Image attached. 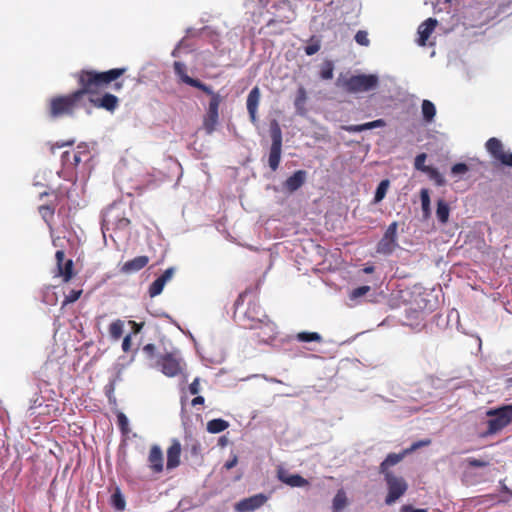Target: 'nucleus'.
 Returning a JSON list of instances; mask_svg holds the SVG:
<instances>
[{
	"mask_svg": "<svg viewBox=\"0 0 512 512\" xmlns=\"http://www.w3.org/2000/svg\"><path fill=\"white\" fill-rule=\"evenodd\" d=\"M125 72L124 68L111 69L97 73L83 71L79 76L82 88L69 96H59L50 102V113L53 117H62L72 114L78 108L85 106L86 95L103 84H108Z\"/></svg>",
	"mask_w": 512,
	"mask_h": 512,
	"instance_id": "obj_1",
	"label": "nucleus"
},
{
	"mask_svg": "<svg viewBox=\"0 0 512 512\" xmlns=\"http://www.w3.org/2000/svg\"><path fill=\"white\" fill-rule=\"evenodd\" d=\"M130 221L119 206L109 207L103 214L102 232L106 239L108 236L114 240V235L120 237L127 232Z\"/></svg>",
	"mask_w": 512,
	"mask_h": 512,
	"instance_id": "obj_2",
	"label": "nucleus"
},
{
	"mask_svg": "<svg viewBox=\"0 0 512 512\" xmlns=\"http://www.w3.org/2000/svg\"><path fill=\"white\" fill-rule=\"evenodd\" d=\"M266 8L268 24L290 22L294 19V8L288 0H260Z\"/></svg>",
	"mask_w": 512,
	"mask_h": 512,
	"instance_id": "obj_3",
	"label": "nucleus"
},
{
	"mask_svg": "<svg viewBox=\"0 0 512 512\" xmlns=\"http://www.w3.org/2000/svg\"><path fill=\"white\" fill-rule=\"evenodd\" d=\"M488 433L495 434L512 423V404L487 411Z\"/></svg>",
	"mask_w": 512,
	"mask_h": 512,
	"instance_id": "obj_4",
	"label": "nucleus"
},
{
	"mask_svg": "<svg viewBox=\"0 0 512 512\" xmlns=\"http://www.w3.org/2000/svg\"><path fill=\"white\" fill-rule=\"evenodd\" d=\"M161 372L167 377H175L184 367L183 359L178 351H172L161 356L158 360Z\"/></svg>",
	"mask_w": 512,
	"mask_h": 512,
	"instance_id": "obj_5",
	"label": "nucleus"
},
{
	"mask_svg": "<svg viewBox=\"0 0 512 512\" xmlns=\"http://www.w3.org/2000/svg\"><path fill=\"white\" fill-rule=\"evenodd\" d=\"M384 476L388 487L385 503L391 505L405 494L408 484L403 477L396 476L392 472H387Z\"/></svg>",
	"mask_w": 512,
	"mask_h": 512,
	"instance_id": "obj_6",
	"label": "nucleus"
},
{
	"mask_svg": "<svg viewBox=\"0 0 512 512\" xmlns=\"http://www.w3.org/2000/svg\"><path fill=\"white\" fill-rule=\"evenodd\" d=\"M378 85V77L374 74H360L347 79L344 83L345 88L352 93L366 92L374 89Z\"/></svg>",
	"mask_w": 512,
	"mask_h": 512,
	"instance_id": "obj_7",
	"label": "nucleus"
},
{
	"mask_svg": "<svg viewBox=\"0 0 512 512\" xmlns=\"http://www.w3.org/2000/svg\"><path fill=\"white\" fill-rule=\"evenodd\" d=\"M485 147L493 158L503 165L512 167V153L504 150V146L499 139L495 137L490 138L486 142Z\"/></svg>",
	"mask_w": 512,
	"mask_h": 512,
	"instance_id": "obj_8",
	"label": "nucleus"
},
{
	"mask_svg": "<svg viewBox=\"0 0 512 512\" xmlns=\"http://www.w3.org/2000/svg\"><path fill=\"white\" fill-rule=\"evenodd\" d=\"M397 228L398 225L396 222H393L388 226L383 238L378 243L377 251L379 253L390 254L395 250L397 246Z\"/></svg>",
	"mask_w": 512,
	"mask_h": 512,
	"instance_id": "obj_9",
	"label": "nucleus"
},
{
	"mask_svg": "<svg viewBox=\"0 0 512 512\" xmlns=\"http://www.w3.org/2000/svg\"><path fill=\"white\" fill-rule=\"evenodd\" d=\"M267 316L256 302H250L243 312V320L249 323L244 324L247 328H258V324L263 323V318Z\"/></svg>",
	"mask_w": 512,
	"mask_h": 512,
	"instance_id": "obj_10",
	"label": "nucleus"
},
{
	"mask_svg": "<svg viewBox=\"0 0 512 512\" xmlns=\"http://www.w3.org/2000/svg\"><path fill=\"white\" fill-rule=\"evenodd\" d=\"M267 500L268 497L264 494H256L238 502L236 510L239 512H251L263 506Z\"/></svg>",
	"mask_w": 512,
	"mask_h": 512,
	"instance_id": "obj_11",
	"label": "nucleus"
},
{
	"mask_svg": "<svg viewBox=\"0 0 512 512\" xmlns=\"http://www.w3.org/2000/svg\"><path fill=\"white\" fill-rule=\"evenodd\" d=\"M254 330H258L257 337L259 341L263 343L271 342L277 335V326L268 319V317L263 318V323L258 324V328H253Z\"/></svg>",
	"mask_w": 512,
	"mask_h": 512,
	"instance_id": "obj_12",
	"label": "nucleus"
},
{
	"mask_svg": "<svg viewBox=\"0 0 512 512\" xmlns=\"http://www.w3.org/2000/svg\"><path fill=\"white\" fill-rule=\"evenodd\" d=\"M55 257H56V261H57L58 275L63 278L64 282H68L72 278V275H73L72 260L68 259L64 262L65 253L62 250H58L56 252Z\"/></svg>",
	"mask_w": 512,
	"mask_h": 512,
	"instance_id": "obj_13",
	"label": "nucleus"
},
{
	"mask_svg": "<svg viewBox=\"0 0 512 512\" xmlns=\"http://www.w3.org/2000/svg\"><path fill=\"white\" fill-rule=\"evenodd\" d=\"M148 463L150 469L155 473H160L163 470V453L159 446L154 445L151 447Z\"/></svg>",
	"mask_w": 512,
	"mask_h": 512,
	"instance_id": "obj_14",
	"label": "nucleus"
},
{
	"mask_svg": "<svg viewBox=\"0 0 512 512\" xmlns=\"http://www.w3.org/2000/svg\"><path fill=\"white\" fill-rule=\"evenodd\" d=\"M86 101L93 103L95 106L104 108L108 111H114L118 106V98L112 94L106 93L99 99H93L86 96Z\"/></svg>",
	"mask_w": 512,
	"mask_h": 512,
	"instance_id": "obj_15",
	"label": "nucleus"
},
{
	"mask_svg": "<svg viewBox=\"0 0 512 512\" xmlns=\"http://www.w3.org/2000/svg\"><path fill=\"white\" fill-rule=\"evenodd\" d=\"M437 25V20L434 18H428L426 21H424L419 27H418V44L420 46H424L426 44V41L434 31L435 27Z\"/></svg>",
	"mask_w": 512,
	"mask_h": 512,
	"instance_id": "obj_16",
	"label": "nucleus"
},
{
	"mask_svg": "<svg viewBox=\"0 0 512 512\" xmlns=\"http://www.w3.org/2000/svg\"><path fill=\"white\" fill-rule=\"evenodd\" d=\"M260 101V89L254 87L248 94L247 97V110L250 115V119L253 123L256 122L257 109Z\"/></svg>",
	"mask_w": 512,
	"mask_h": 512,
	"instance_id": "obj_17",
	"label": "nucleus"
},
{
	"mask_svg": "<svg viewBox=\"0 0 512 512\" xmlns=\"http://www.w3.org/2000/svg\"><path fill=\"white\" fill-rule=\"evenodd\" d=\"M181 444L174 440L167 450V469L171 470L180 464Z\"/></svg>",
	"mask_w": 512,
	"mask_h": 512,
	"instance_id": "obj_18",
	"label": "nucleus"
},
{
	"mask_svg": "<svg viewBox=\"0 0 512 512\" xmlns=\"http://www.w3.org/2000/svg\"><path fill=\"white\" fill-rule=\"evenodd\" d=\"M149 262V258L147 256H138L134 259L127 261L121 267V272L125 274H131L138 272L142 268H144Z\"/></svg>",
	"mask_w": 512,
	"mask_h": 512,
	"instance_id": "obj_19",
	"label": "nucleus"
},
{
	"mask_svg": "<svg viewBox=\"0 0 512 512\" xmlns=\"http://www.w3.org/2000/svg\"><path fill=\"white\" fill-rule=\"evenodd\" d=\"M278 478L291 487H304L308 485V481L298 474H288L285 471H279Z\"/></svg>",
	"mask_w": 512,
	"mask_h": 512,
	"instance_id": "obj_20",
	"label": "nucleus"
},
{
	"mask_svg": "<svg viewBox=\"0 0 512 512\" xmlns=\"http://www.w3.org/2000/svg\"><path fill=\"white\" fill-rule=\"evenodd\" d=\"M305 179L306 172L303 170H298L285 181L284 186L288 191L294 192L304 184Z\"/></svg>",
	"mask_w": 512,
	"mask_h": 512,
	"instance_id": "obj_21",
	"label": "nucleus"
},
{
	"mask_svg": "<svg viewBox=\"0 0 512 512\" xmlns=\"http://www.w3.org/2000/svg\"><path fill=\"white\" fill-rule=\"evenodd\" d=\"M408 455L407 453H405V450L401 453H390L386 458L385 460L381 463L380 465V471L381 473H383L384 475H386L387 472H390L389 471V468L398 464L400 461H402V459Z\"/></svg>",
	"mask_w": 512,
	"mask_h": 512,
	"instance_id": "obj_22",
	"label": "nucleus"
},
{
	"mask_svg": "<svg viewBox=\"0 0 512 512\" xmlns=\"http://www.w3.org/2000/svg\"><path fill=\"white\" fill-rule=\"evenodd\" d=\"M186 66L185 64L181 63V62H175L174 63V71H175V74L179 77V79L187 84V85H192V84H197L196 83V79H193L191 78L190 76L187 75V71H186Z\"/></svg>",
	"mask_w": 512,
	"mask_h": 512,
	"instance_id": "obj_23",
	"label": "nucleus"
},
{
	"mask_svg": "<svg viewBox=\"0 0 512 512\" xmlns=\"http://www.w3.org/2000/svg\"><path fill=\"white\" fill-rule=\"evenodd\" d=\"M421 112L423 119L427 123H430L434 120L436 115V107L430 100H423L421 105Z\"/></svg>",
	"mask_w": 512,
	"mask_h": 512,
	"instance_id": "obj_24",
	"label": "nucleus"
},
{
	"mask_svg": "<svg viewBox=\"0 0 512 512\" xmlns=\"http://www.w3.org/2000/svg\"><path fill=\"white\" fill-rule=\"evenodd\" d=\"M347 505V496L344 490L337 491L332 502V512H341Z\"/></svg>",
	"mask_w": 512,
	"mask_h": 512,
	"instance_id": "obj_25",
	"label": "nucleus"
},
{
	"mask_svg": "<svg viewBox=\"0 0 512 512\" xmlns=\"http://www.w3.org/2000/svg\"><path fill=\"white\" fill-rule=\"evenodd\" d=\"M229 427V422L223 419H213L207 422V431L212 434L220 433Z\"/></svg>",
	"mask_w": 512,
	"mask_h": 512,
	"instance_id": "obj_26",
	"label": "nucleus"
},
{
	"mask_svg": "<svg viewBox=\"0 0 512 512\" xmlns=\"http://www.w3.org/2000/svg\"><path fill=\"white\" fill-rule=\"evenodd\" d=\"M420 199H421V208L423 217L425 219H428L431 215V201H430V194L428 189H421L420 191Z\"/></svg>",
	"mask_w": 512,
	"mask_h": 512,
	"instance_id": "obj_27",
	"label": "nucleus"
},
{
	"mask_svg": "<svg viewBox=\"0 0 512 512\" xmlns=\"http://www.w3.org/2000/svg\"><path fill=\"white\" fill-rule=\"evenodd\" d=\"M370 291L369 286H361L356 289H353L349 293V306H355L359 303V299L365 296Z\"/></svg>",
	"mask_w": 512,
	"mask_h": 512,
	"instance_id": "obj_28",
	"label": "nucleus"
},
{
	"mask_svg": "<svg viewBox=\"0 0 512 512\" xmlns=\"http://www.w3.org/2000/svg\"><path fill=\"white\" fill-rule=\"evenodd\" d=\"M449 214H450V208H449L448 204L444 200H438L437 210H436L437 219L442 224H445L449 219Z\"/></svg>",
	"mask_w": 512,
	"mask_h": 512,
	"instance_id": "obj_29",
	"label": "nucleus"
},
{
	"mask_svg": "<svg viewBox=\"0 0 512 512\" xmlns=\"http://www.w3.org/2000/svg\"><path fill=\"white\" fill-rule=\"evenodd\" d=\"M281 158V147L276 145H271L270 154H269V166L270 168L275 171L280 163Z\"/></svg>",
	"mask_w": 512,
	"mask_h": 512,
	"instance_id": "obj_30",
	"label": "nucleus"
},
{
	"mask_svg": "<svg viewBox=\"0 0 512 512\" xmlns=\"http://www.w3.org/2000/svg\"><path fill=\"white\" fill-rule=\"evenodd\" d=\"M218 118V113L207 112L203 125L208 134H211L215 130Z\"/></svg>",
	"mask_w": 512,
	"mask_h": 512,
	"instance_id": "obj_31",
	"label": "nucleus"
},
{
	"mask_svg": "<svg viewBox=\"0 0 512 512\" xmlns=\"http://www.w3.org/2000/svg\"><path fill=\"white\" fill-rule=\"evenodd\" d=\"M124 322L120 319L113 321L109 326V334L114 340H118L123 334Z\"/></svg>",
	"mask_w": 512,
	"mask_h": 512,
	"instance_id": "obj_32",
	"label": "nucleus"
},
{
	"mask_svg": "<svg viewBox=\"0 0 512 512\" xmlns=\"http://www.w3.org/2000/svg\"><path fill=\"white\" fill-rule=\"evenodd\" d=\"M307 99L306 91L304 88H299L295 98V108L299 114H304V105Z\"/></svg>",
	"mask_w": 512,
	"mask_h": 512,
	"instance_id": "obj_33",
	"label": "nucleus"
},
{
	"mask_svg": "<svg viewBox=\"0 0 512 512\" xmlns=\"http://www.w3.org/2000/svg\"><path fill=\"white\" fill-rule=\"evenodd\" d=\"M426 174L428 175V177L434 181V183L437 185V186H444L446 184V180L444 178V176L434 167H430L427 171H426Z\"/></svg>",
	"mask_w": 512,
	"mask_h": 512,
	"instance_id": "obj_34",
	"label": "nucleus"
},
{
	"mask_svg": "<svg viewBox=\"0 0 512 512\" xmlns=\"http://www.w3.org/2000/svg\"><path fill=\"white\" fill-rule=\"evenodd\" d=\"M388 187H389L388 180H382L379 183V185L376 189V192H375V197H374L375 202H380L384 199V197L387 193Z\"/></svg>",
	"mask_w": 512,
	"mask_h": 512,
	"instance_id": "obj_35",
	"label": "nucleus"
},
{
	"mask_svg": "<svg viewBox=\"0 0 512 512\" xmlns=\"http://www.w3.org/2000/svg\"><path fill=\"white\" fill-rule=\"evenodd\" d=\"M297 339L301 342H319L321 341V336L316 332H301L297 334Z\"/></svg>",
	"mask_w": 512,
	"mask_h": 512,
	"instance_id": "obj_36",
	"label": "nucleus"
},
{
	"mask_svg": "<svg viewBox=\"0 0 512 512\" xmlns=\"http://www.w3.org/2000/svg\"><path fill=\"white\" fill-rule=\"evenodd\" d=\"M333 71H334V67H333L332 62L326 61L325 63H323V65L321 67L320 76L324 80L332 79Z\"/></svg>",
	"mask_w": 512,
	"mask_h": 512,
	"instance_id": "obj_37",
	"label": "nucleus"
},
{
	"mask_svg": "<svg viewBox=\"0 0 512 512\" xmlns=\"http://www.w3.org/2000/svg\"><path fill=\"white\" fill-rule=\"evenodd\" d=\"M468 171L469 168L465 163H457L451 167V175L458 178H461Z\"/></svg>",
	"mask_w": 512,
	"mask_h": 512,
	"instance_id": "obj_38",
	"label": "nucleus"
},
{
	"mask_svg": "<svg viewBox=\"0 0 512 512\" xmlns=\"http://www.w3.org/2000/svg\"><path fill=\"white\" fill-rule=\"evenodd\" d=\"M426 158H427L426 154L421 153L416 156L415 162H414L415 168L424 173H426V171L431 167V166H428L425 164Z\"/></svg>",
	"mask_w": 512,
	"mask_h": 512,
	"instance_id": "obj_39",
	"label": "nucleus"
},
{
	"mask_svg": "<svg viewBox=\"0 0 512 512\" xmlns=\"http://www.w3.org/2000/svg\"><path fill=\"white\" fill-rule=\"evenodd\" d=\"M165 285L157 278L153 281V283L149 287V295L150 297L158 296L162 293Z\"/></svg>",
	"mask_w": 512,
	"mask_h": 512,
	"instance_id": "obj_40",
	"label": "nucleus"
},
{
	"mask_svg": "<svg viewBox=\"0 0 512 512\" xmlns=\"http://www.w3.org/2000/svg\"><path fill=\"white\" fill-rule=\"evenodd\" d=\"M272 133V145L278 144V146H282V135L281 130L277 123H274L271 128Z\"/></svg>",
	"mask_w": 512,
	"mask_h": 512,
	"instance_id": "obj_41",
	"label": "nucleus"
},
{
	"mask_svg": "<svg viewBox=\"0 0 512 512\" xmlns=\"http://www.w3.org/2000/svg\"><path fill=\"white\" fill-rule=\"evenodd\" d=\"M360 125H361V131H365V130H371V129H375V128L384 127L386 125V123L383 119H377V120L363 123Z\"/></svg>",
	"mask_w": 512,
	"mask_h": 512,
	"instance_id": "obj_42",
	"label": "nucleus"
},
{
	"mask_svg": "<svg viewBox=\"0 0 512 512\" xmlns=\"http://www.w3.org/2000/svg\"><path fill=\"white\" fill-rule=\"evenodd\" d=\"M355 41L357 42V44H359L361 46H365V47L369 46V44H370L368 33L364 30H359L356 33Z\"/></svg>",
	"mask_w": 512,
	"mask_h": 512,
	"instance_id": "obj_43",
	"label": "nucleus"
},
{
	"mask_svg": "<svg viewBox=\"0 0 512 512\" xmlns=\"http://www.w3.org/2000/svg\"><path fill=\"white\" fill-rule=\"evenodd\" d=\"M83 151H66L65 157H72L71 167L77 166L82 161Z\"/></svg>",
	"mask_w": 512,
	"mask_h": 512,
	"instance_id": "obj_44",
	"label": "nucleus"
},
{
	"mask_svg": "<svg viewBox=\"0 0 512 512\" xmlns=\"http://www.w3.org/2000/svg\"><path fill=\"white\" fill-rule=\"evenodd\" d=\"M118 425L123 433H128L129 431V420L126 415L122 412L117 415Z\"/></svg>",
	"mask_w": 512,
	"mask_h": 512,
	"instance_id": "obj_45",
	"label": "nucleus"
},
{
	"mask_svg": "<svg viewBox=\"0 0 512 512\" xmlns=\"http://www.w3.org/2000/svg\"><path fill=\"white\" fill-rule=\"evenodd\" d=\"M220 102V96L218 94H212L207 112L218 113Z\"/></svg>",
	"mask_w": 512,
	"mask_h": 512,
	"instance_id": "obj_46",
	"label": "nucleus"
},
{
	"mask_svg": "<svg viewBox=\"0 0 512 512\" xmlns=\"http://www.w3.org/2000/svg\"><path fill=\"white\" fill-rule=\"evenodd\" d=\"M112 502L117 510L121 511L125 508V500L119 492L113 494Z\"/></svg>",
	"mask_w": 512,
	"mask_h": 512,
	"instance_id": "obj_47",
	"label": "nucleus"
},
{
	"mask_svg": "<svg viewBox=\"0 0 512 512\" xmlns=\"http://www.w3.org/2000/svg\"><path fill=\"white\" fill-rule=\"evenodd\" d=\"M82 294V290H71L65 297L64 304L77 301Z\"/></svg>",
	"mask_w": 512,
	"mask_h": 512,
	"instance_id": "obj_48",
	"label": "nucleus"
},
{
	"mask_svg": "<svg viewBox=\"0 0 512 512\" xmlns=\"http://www.w3.org/2000/svg\"><path fill=\"white\" fill-rule=\"evenodd\" d=\"M175 269L173 267H170L164 271V273L158 277V279L166 285L174 276Z\"/></svg>",
	"mask_w": 512,
	"mask_h": 512,
	"instance_id": "obj_49",
	"label": "nucleus"
},
{
	"mask_svg": "<svg viewBox=\"0 0 512 512\" xmlns=\"http://www.w3.org/2000/svg\"><path fill=\"white\" fill-rule=\"evenodd\" d=\"M320 50V42L318 40L311 42L305 47V53L309 56L316 54Z\"/></svg>",
	"mask_w": 512,
	"mask_h": 512,
	"instance_id": "obj_50",
	"label": "nucleus"
},
{
	"mask_svg": "<svg viewBox=\"0 0 512 512\" xmlns=\"http://www.w3.org/2000/svg\"><path fill=\"white\" fill-rule=\"evenodd\" d=\"M430 442L431 441L429 439L414 442L409 448L405 449V453L410 454L420 447L429 445Z\"/></svg>",
	"mask_w": 512,
	"mask_h": 512,
	"instance_id": "obj_51",
	"label": "nucleus"
},
{
	"mask_svg": "<svg viewBox=\"0 0 512 512\" xmlns=\"http://www.w3.org/2000/svg\"><path fill=\"white\" fill-rule=\"evenodd\" d=\"M39 211L42 218L48 223L49 219L53 216V210L49 206H41Z\"/></svg>",
	"mask_w": 512,
	"mask_h": 512,
	"instance_id": "obj_52",
	"label": "nucleus"
},
{
	"mask_svg": "<svg viewBox=\"0 0 512 512\" xmlns=\"http://www.w3.org/2000/svg\"><path fill=\"white\" fill-rule=\"evenodd\" d=\"M189 391L191 394L196 395L200 391V380L199 378H195L193 382L189 386Z\"/></svg>",
	"mask_w": 512,
	"mask_h": 512,
	"instance_id": "obj_53",
	"label": "nucleus"
},
{
	"mask_svg": "<svg viewBox=\"0 0 512 512\" xmlns=\"http://www.w3.org/2000/svg\"><path fill=\"white\" fill-rule=\"evenodd\" d=\"M196 83L197 84H192L191 86L192 87H196L198 89H201L202 91H204L205 93H207V94H209L211 96H212V94H215L210 87H208L207 85L201 83L199 80H196Z\"/></svg>",
	"mask_w": 512,
	"mask_h": 512,
	"instance_id": "obj_54",
	"label": "nucleus"
},
{
	"mask_svg": "<svg viewBox=\"0 0 512 512\" xmlns=\"http://www.w3.org/2000/svg\"><path fill=\"white\" fill-rule=\"evenodd\" d=\"M342 129L347 132H351V133L362 132L360 124L359 125H345V126H342Z\"/></svg>",
	"mask_w": 512,
	"mask_h": 512,
	"instance_id": "obj_55",
	"label": "nucleus"
},
{
	"mask_svg": "<svg viewBox=\"0 0 512 512\" xmlns=\"http://www.w3.org/2000/svg\"><path fill=\"white\" fill-rule=\"evenodd\" d=\"M468 463L470 466H473V467H484L487 465V462H485L483 460H479V459H469Z\"/></svg>",
	"mask_w": 512,
	"mask_h": 512,
	"instance_id": "obj_56",
	"label": "nucleus"
},
{
	"mask_svg": "<svg viewBox=\"0 0 512 512\" xmlns=\"http://www.w3.org/2000/svg\"><path fill=\"white\" fill-rule=\"evenodd\" d=\"M131 346V336L127 335L124 337L122 342V349L124 352H128Z\"/></svg>",
	"mask_w": 512,
	"mask_h": 512,
	"instance_id": "obj_57",
	"label": "nucleus"
},
{
	"mask_svg": "<svg viewBox=\"0 0 512 512\" xmlns=\"http://www.w3.org/2000/svg\"><path fill=\"white\" fill-rule=\"evenodd\" d=\"M238 463V458L236 455H233V457L227 461L224 465V467L227 469V470H230L232 469L234 466H236V464Z\"/></svg>",
	"mask_w": 512,
	"mask_h": 512,
	"instance_id": "obj_58",
	"label": "nucleus"
},
{
	"mask_svg": "<svg viewBox=\"0 0 512 512\" xmlns=\"http://www.w3.org/2000/svg\"><path fill=\"white\" fill-rule=\"evenodd\" d=\"M401 512H428L427 509H416L412 506L405 505L401 508Z\"/></svg>",
	"mask_w": 512,
	"mask_h": 512,
	"instance_id": "obj_59",
	"label": "nucleus"
},
{
	"mask_svg": "<svg viewBox=\"0 0 512 512\" xmlns=\"http://www.w3.org/2000/svg\"><path fill=\"white\" fill-rule=\"evenodd\" d=\"M203 403H204V398L202 396H197V397H195L192 400V405L193 406L200 405V404H203Z\"/></svg>",
	"mask_w": 512,
	"mask_h": 512,
	"instance_id": "obj_60",
	"label": "nucleus"
},
{
	"mask_svg": "<svg viewBox=\"0 0 512 512\" xmlns=\"http://www.w3.org/2000/svg\"><path fill=\"white\" fill-rule=\"evenodd\" d=\"M62 162L65 166H71V162H73L72 157H65V152L62 155Z\"/></svg>",
	"mask_w": 512,
	"mask_h": 512,
	"instance_id": "obj_61",
	"label": "nucleus"
},
{
	"mask_svg": "<svg viewBox=\"0 0 512 512\" xmlns=\"http://www.w3.org/2000/svg\"><path fill=\"white\" fill-rule=\"evenodd\" d=\"M130 323H131L133 326H135V332H136V333H138V332L141 330V328H142V324H137V323H135V322H133V321H130Z\"/></svg>",
	"mask_w": 512,
	"mask_h": 512,
	"instance_id": "obj_62",
	"label": "nucleus"
},
{
	"mask_svg": "<svg viewBox=\"0 0 512 512\" xmlns=\"http://www.w3.org/2000/svg\"><path fill=\"white\" fill-rule=\"evenodd\" d=\"M364 273L366 274H370L374 271V267L373 266H366L364 269H363Z\"/></svg>",
	"mask_w": 512,
	"mask_h": 512,
	"instance_id": "obj_63",
	"label": "nucleus"
},
{
	"mask_svg": "<svg viewBox=\"0 0 512 512\" xmlns=\"http://www.w3.org/2000/svg\"><path fill=\"white\" fill-rule=\"evenodd\" d=\"M219 443L221 446H225L227 444V438L225 436L221 437Z\"/></svg>",
	"mask_w": 512,
	"mask_h": 512,
	"instance_id": "obj_64",
	"label": "nucleus"
}]
</instances>
